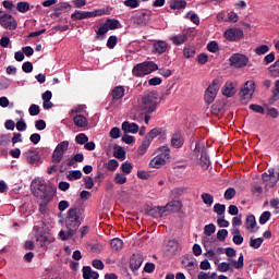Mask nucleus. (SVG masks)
I'll return each mask as SVG.
<instances>
[{
	"label": "nucleus",
	"mask_w": 279,
	"mask_h": 279,
	"mask_svg": "<svg viewBox=\"0 0 279 279\" xmlns=\"http://www.w3.org/2000/svg\"><path fill=\"white\" fill-rule=\"evenodd\" d=\"M143 112L145 113L144 123L149 125V121L151 119V112H156V108H158V98L154 94H148L142 97V106Z\"/></svg>",
	"instance_id": "1"
},
{
	"label": "nucleus",
	"mask_w": 279,
	"mask_h": 279,
	"mask_svg": "<svg viewBox=\"0 0 279 279\" xmlns=\"http://www.w3.org/2000/svg\"><path fill=\"white\" fill-rule=\"evenodd\" d=\"M32 193L38 199H44V202H51V195L47 191V183L44 179L37 178L32 181Z\"/></svg>",
	"instance_id": "2"
},
{
	"label": "nucleus",
	"mask_w": 279,
	"mask_h": 279,
	"mask_svg": "<svg viewBox=\"0 0 279 279\" xmlns=\"http://www.w3.org/2000/svg\"><path fill=\"white\" fill-rule=\"evenodd\" d=\"M80 226H82V221H80V209L78 207H72L68 210L65 227L70 231V234H75Z\"/></svg>",
	"instance_id": "3"
},
{
	"label": "nucleus",
	"mask_w": 279,
	"mask_h": 279,
	"mask_svg": "<svg viewBox=\"0 0 279 279\" xmlns=\"http://www.w3.org/2000/svg\"><path fill=\"white\" fill-rule=\"evenodd\" d=\"M154 71H158V64L154 61H144L136 64L132 72L135 77H145V75H149V73H154Z\"/></svg>",
	"instance_id": "4"
},
{
	"label": "nucleus",
	"mask_w": 279,
	"mask_h": 279,
	"mask_svg": "<svg viewBox=\"0 0 279 279\" xmlns=\"http://www.w3.org/2000/svg\"><path fill=\"white\" fill-rule=\"evenodd\" d=\"M159 151L161 154L157 155L149 162V167L153 169H160V167L167 165V160L171 158V149H169V146H161Z\"/></svg>",
	"instance_id": "5"
},
{
	"label": "nucleus",
	"mask_w": 279,
	"mask_h": 279,
	"mask_svg": "<svg viewBox=\"0 0 279 279\" xmlns=\"http://www.w3.org/2000/svg\"><path fill=\"white\" fill-rule=\"evenodd\" d=\"M106 14V11L104 9H97L94 11H80L75 10L71 14L72 21H84V19H95V16H104Z\"/></svg>",
	"instance_id": "6"
},
{
	"label": "nucleus",
	"mask_w": 279,
	"mask_h": 279,
	"mask_svg": "<svg viewBox=\"0 0 279 279\" xmlns=\"http://www.w3.org/2000/svg\"><path fill=\"white\" fill-rule=\"evenodd\" d=\"M219 88H221V81L219 78H214L213 83L205 90L204 99L206 104H213V101H215Z\"/></svg>",
	"instance_id": "7"
},
{
	"label": "nucleus",
	"mask_w": 279,
	"mask_h": 279,
	"mask_svg": "<svg viewBox=\"0 0 279 279\" xmlns=\"http://www.w3.org/2000/svg\"><path fill=\"white\" fill-rule=\"evenodd\" d=\"M0 25L4 29L14 31L19 27V22H16V19L12 14L4 13L0 16Z\"/></svg>",
	"instance_id": "8"
},
{
	"label": "nucleus",
	"mask_w": 279,
	"mask_h": 279,
	"mask_svg": "<svg viewBox=\"0 0 279 279\" xmlns=\"http://www.w3.org/2000/svg\"><path fill=\"white\" fill-rule=\"evenodd\" d=\"M229 61L231 66H234V69H243L244 66H247L250 58H247L245 54L234 53L230 57Z\"/></svg>",
	"instance_id": "9"
},
{
	"label": "nucleus",
	"mask_w": 279,
	"mask_h": 279,
	"mask_svg": "<svg viewBox=\"0 0 279 279\" xmlns=\"http://www.w3.org/2000/svg\"><path fill=\"white\" fill-rule=\"evenodd\" d=\"M256 90V83L254 81H247L242 87L240 92V97L243 99H252L254 92Z\"/></svg>",
	"instance_id": "10"
},
{
	"label": "nucleus",
	"mask_w": 279,
	"mask_h": 279,
	"mask_svg": "<svg viewBox=\"0 0 279 279\" xmlns=\"http://www.w3.org/2000/svg\"><path fill=\"white\" fill-rule=\"evenodd\" d=\"M223 36L227 40H230V43H238V40L243 38L244 33L241 28H229L223 33Z\"/></svg>",
	"instance_id": "11"
},
{
	"label": "nucleus",
	"mask_w": 279,
	"mask_h": 279,
	"mask_svg": "<svg viewBox=\"0 0 279 279\" xmlns=\"http://www.w3.org/2000/svg\"><path fill=\"white\" fill-rule=\"evenodd\" d=\"M35 239H36V242L39 243L40 247H45L49 245V243H53V236L39 231L35 233Z\"/></svg>",
	"instance_id": "12"
},
{
	"label": "nucleus",
	"mask_w": 279,
	"mask_h": 279,
	"mask_svg": "<svg viewBox=\"0 0 279 279\" xmlns=\"http://www.w3.org/2000/svg\"><path fill=\"white\" fill-rule=\"evenodd\" d=\"M142 265H143V255L133 254L130 258V269H132V271H138Z\"/></svg>",
	"instance_id": "13"
},
{
	"label": "nucleus",
	"mask_w": 279,
	"mask_h": 279,
	"mask_svg": "<svg viewBox=\"0 0 279 279\" xmlns=\"http://www.w3.org/2000/svg\"><path fill=\"white\" fill-rule=\"evenodd\" d=\"M149 21H151V11H144L135 17L134 23H136V25H141L143 27V26L147 25V23H149Z\"/></svg>",
	"instance_id": "14"
},
{
	"label": "nucleus",
	"mask_w": 279,
	"mask_h": 279,
	"mask_svg": "<svg viewBox=\"0 0 279 279\" xmlns=\"http://www.w3.org/2000/svg\"><path fill=\"white\" fill-rule=\"evenodd\" d=\"M122 130L124 134H138V124L130 121L122 123Z\"/></svg>",
	"instance_id": "15"
},
{
	"label": "nucleus",
	"mask_w": 279,
	"mask_h": 279,
	"mask_svg": "<svg viewBox=\"0 0 279 279\" xmlns=\"http://www.w3.org/2000/svg\"><path fill=\"white\" fill-rule=\"evenodd\" d=\"M28 165H38L40 162V155L36 150H28L25 153Z\"/></svg>",
	"instance_id": "16"
},
{
	"label": "nucleus",
	"mask_w": 279,
	"mask_h": 279,
	"mask_svg": "<svg viewBox=\"0 0 279 279\" xmlns=\"http://www.w3.org/2000/svg\"><path fill=\"white\" fill-rule=\"evenodd\" d=\"M171 145L175 149H180L184 145V137L182 136V133L177 132L171 137Z\"/></svg>",
	"instance_id": "17"
},
{
	"label": "nucleus",
	"mask_w": 279,
	"mask_h": 279,
	"mask_svg": "<svg viewBox=\"0 0 279 279\" xmlns=\"http://www.w3.org/2000/svg\"><path fill=\"white\" fill-rule=\"evenodd\" d=\"M201 166L203 169H208V167H210V157L208 156V150H206V147L204 146L201 153Z\"/></svg>",
	"instance_id": "18"
},
{
	"label": "nucleus",
	"mask_w": 279,
	"mask_h": 279,
	"mask_svg": "<svg viewBox=\"0 0 279 279\" xmlns=\"http://www.w3.org/2000/svg\"><path fill=\"white\" fill-rule=\"evenodd\" d=\"M125 96V88L123 86H116L111 92V97L114 100L123 99Z\"/></svg>",
	"instance_id": "19"
},
{
	"label": "nucleus",
	"mask_w": 279,
	"mask_h": 279,
	"mask_svg": "<svg viewBox=\"0 0 279 279\" xmlns=\"http://www.w3.org/2000/svg\"><path fill=\"white\" fill-rule=\"evenodd\" d=\"M74 125L76 128H88V119L83 114H77L74 117Z\"/></svg>",
	"instance_id": "20"
},
{
	"label": "nucleus",
	"mask_w": 279,
	"mask_h": 279,
	"mask_svg": "<svg viewBox=\"0 0 279 279\" xmlns=\"http://www.w3.org/2000/svg\"><path fill=\"white\" fill-rule=\"evenodd\" d=\"M170 10H184L186 8V0H170Z\"/></svg>",
	"instance_id": "21"
},
{
	"label": "nucleus",
	"mask_w": 279,
	"mask_h": 279,
	"mask_svg": "<svg viewBox=\"0 0 279 279\" xmlns=\"http://www.w3.org/2000/svg\"><path fill=\"white\" fill-rule=\"evenodd\" d=\"M169 45L165 40H159L154 44V50L156 53H165L168 49Z\"/></svg>",
	"instance_id": "22"
},
{
	"label": "nucleus",
	"mask_w": 279,
	"mask_h": 279,
	"mask_svg": "<svg viewBox=\"0 0 279 279\" xmlns=\"http://www.w3.org/2000/svg\"><path fill=\"white\" fill-rule=\"evenodd\" d=\"M278 171H279V169H277V171H276V169H269L268 170V173L267 172H264L263 174H262V180H263V182H269V180H274V178H278Z\"/></svg>",
	"instance_id": "23"
},
{
	"label": "nucleus",
	"mask_w": 279,
	"mask_h": 279,
	"mask_svg": "<svg viewBox=\"0 0 279 279\" xmlns=\"http://www.w3.org/2000/svg\"><path fill=\"white\" fill-rule=\"evenodd\" d=\"M234 93L236 92L234 90V85H232V83H226L222 87V95H225V97H234Z\"/></svg>",
	"instance_id": "24"
},
{
	"label": "nucleus",
	"mask_w": 279,
	"mask_h": 279,
	"mask_svg": "<svg viewBox=\"0 0 279 279\" xmlns=\"http://www.w3.org/2000/svg\"><path fill=\"white\" fill-rule=\"evenodd\" d=\"M149 145H151V140H149L147 136H145L142 142V145L138 148V155L144 156V154L147 153V149H149Z\"/></svg>",
	"instance_id": "25"
},
{
	"label": "nucleus",
	"mask_w": 279,
	"mask_h": 279,
	"mask_svg": "<svg viewBox=\"0 0 279 279\" xmlns=\"http://www.w3.org/2000/svg\"><path fill=\"white\" fill-rule=\"evenodd\" d=\"M166 208H169V211H170V213H175V211L182 209V202H181V201H172V202H169V203L166 205Z\"/></svg>",
	"instance_id": "26"
},
{
	"label": "nucleus",
	"mask_w": 279,
	"mask_h": 279,
	"mask_svg": "<svg viewBox=\"0 0 279 279\" xmlns=\"http://www.w3.org/2000/svg\"><path fill=\"white\" fill-rule=\"evenodd\" d=\"M110 245L113 252H119V250H123V240L114 238L111 240Z\"/></svg>",
	"instance_id": "27"
},
{
	"label": "nucleus",
	"mask_w": 279,
	"mask_h": 279,
	"mask_svg": "<svg viewBox=\"0 0 279 279\" xmlns=\"http://www.w3.org/2000/svg\"><path fill=\"white\" fill-rule=\"evenodd\" d=\"M171 40L173 45L180 46V45H184V43L189 40V37L186 36V34H181V35L173 36Z\"/></svg>",
	"instance_id": "28"
},
{
	"label": "nucleus",
	"mask_w": 279,
	"mask_h": 279,
	"mask_svg": "<svg viewBox=\"0 0 279 279\" xmlns=\"http://www.w3.org/2000/svg\"><path fill=\"white\" fill-rule=\"evenodd\" d=\"M246 230H254L256 228V217L254 215H248L245 221Z\"/></svg>",
	"instance_id": "29"
},
{
	"label": "nucleus",
	"mask_w": 279,
	"mask_h": 279,
	"mask_svg": "<svg viewBox=\"0 0 279 279\" xmlns=\"http://www.w3.org/2000/svg\"><path fill=\"white\" fill-rule=\"evenodd\" d=\"M162 132H163L162 128H154L146 135V138H148L149 141H154L155 138H157V136H160V134H162Z\"/></svg>",
	"instance_id": "30"
},
{
	"label": "nucleus",
	"mask_w": 279,
	"mask_h": 279,
	"mask_svg": "<svg viewBox=\"0 0 279 279\" xmlns=\"http://www.w3.org/2000/svg\"><path fill=\"white\" fill-rule=\"evenodd\" d=\"M53 10H57L62 14V12H69L71 10V3L69 2H59L54 5Z\"/></svg>",
	"instance_id": "31"
},
{
	"label": "nucleus",
	"mask_w": 279,
	"mask_h": 279,
	"mask_svg": "<svg viewBox=\"0 0 279 279\" xmlns=\"http://www.w3.org/2000/svg\"><path fill=\"white\" fill-rule=\"evenodd\" d=\"M107 29H118L119 25H121V22H119V20L117 19H108L105 22Z\"/></svg>",
	"instance_id": "32"
},
{
	"label": "nucleus",
	"mask_w": 279,
	"mask_h": 279,
	"mask_svg": "<svg viewBox=\"0 0 279 279\" xmlns=\"http://www.w3.org/2000/svg\"><path fill=\"white\" fill-rule=\"evenodd\" d=\"M264 241L263 238H251L248 244L253 250H258Z\"/></svg>",
	"instance_id": "33"
},
{
	"label": "nucleus",
	"mask_w": 279,
	"mask_h": 279,
	"mask_svg": "<svg viewBox=\"0 0 279 279\" xmlns=\"http://www.w3.org/2000/svg\"><path fill=\"white\" fill-rule=\"evenodd\" d=\"M268 71L272 77H279V57L276 62L268 68Z\"/></svg>",
	"instance_id": "34"
},
{
	"label": "nucleus",
	"mask_w": 279,
	"mask_h": 279,
	"mask_svg": "<svg viewBox=\"0 0 279 279\" xmlns=\"http://www.w3.org/2000/svg\"><path fill=\"white\" fill-rule=\"evenodd\" d=\"M62 158H64V153H61L57 148H54L52 153V162L53 165H58V162H62Z\"/></svg>",
	"instance_id": "35"
},
{
	"label": "nucleus",
	"mask_w": 279,
	"mask_h": 279,
	"mask_svg": "<svg viewBox=\"0 0 279 279\" xmlns=\"http://www.w3.org/2000/svg\"><path fill=\"white\" fill-rule=\"evenodd\" d=\"M279 181V170L277 172V178L268 179V181H264L266 191H269V189H274L278 184Z\"/></svg>",
	"instance_id": "36"
},
{
	"label": "nucleus",
	"mask_w": 279,
	"mask_h": 279,
	"mask_svg": "<svg viewBox=\"0 0 279 279\" xmlns=\"http://www.w3.org/2000/svg\"><path fill=\"white\" fill-rule=\"evenodd\" d=\"M183 56L187 59L195 58V47L185 46L183 49Z\"/></svg>",
	"instance_id": "37"
},
{
	"label": "nucleus",
	"mask_w": 279,
	"mask_h": 279,
	"mask_svg": "<svg viewBox=\"0 0 279 279\" xmlns=\"http://www.w3.org/2000/svg\"><path fill=\"white\" fill-rule=\"evenodd\" d=\"M17 12H21L22 14H25V12H29V2H17L16 4Z\"/></svg>",
	"instance_id": "38"
},
{
	"label": "nucleus",
	"mask_w": 279,
	"mask_h": 279,
	"mask_svg": "<svg viewBox=\"0 0 279 279\" xmlns=\"http://www.w3.org/2000/svg\"><path fill=\"white\" fill-rule=\"evenodd\" d=\"M214 213H217L218 217H222L226 215V205L217 203L214 206Z\"/></svg>",
	"instance_id": "39"
},
{
	"label": "nucleus",
	"mask_w": 279,
	"mask_h": 279,
	"mask_svg": "<svg viewBox=\"0 0 279 279\" xmlns=\"http://www.w3.org/2000/svg\"><path fill=\"white\" fill-rule=\"evenodd\" d=\"M113 156L119 160H121V158H125V149L121 146H114Z\"/></svg>",
	"instance_id": "40"
},
{
	"label": "nucleus",
	"mask_w": 279,
	"mask_h": 279,
	"mask_svg": "<svg viewBox=\"0 0 279 279\" xmlns=\"http://www.w3.org/2000/svg\"><path fill=\"white\" fill-rule=\"evenodd\" d=\"M201 197L206 206H210L215 202V197L210 193H203Z\"/></svg>",
	"instance_id": "41"
},
{
	"label": "nucleus",
	"mask_w": 279,
	"mask_h": 279,
	"mask_svg": "<svg viewBox=\"0 0 279 279\" xmlns=\"http://www.w3.org/2000/svg\"><path fill=\"white\" fill-rule=\"evenodd\" d=\"M256 56H265V53H269V46L260 45L254 49Z\"/></svg>",
	"instance_id": "42"
},
{
	"label": "nucleus",
	"mask_w": 279,
	"mask_h": 279,
	"mask_svg": "<svg viewBox=\"0 0 279 279\" xmlns=\"http://www.w3.org/2000/svg\"><path fill=\"white\" fill-rule=\"evenodd\" d=\"M216 230H217V227H215L214 223L206 225L204 227V234H206V236H213V234H215Z\"/></svg>",
	"instance_id": "43"
},
{
	"label": "nucleus",
	"mask_w": 279,
	"mask_h": 279,
	"mask_svg": "<svg viewBox=\"0 0 279 279\" xmlns=\"http://www.w3.org/2000/svg\"><path fill=\"white\" fill-rule=\"evenodd\" d=\"M82 178V171L81 170H71L68 174V180H80Z\"/></svg>",
	"instance_id": "44"
},
{
	"label": "nucleus",
	"mask_w": 279,
	"mask_h": 279,
	"mask_svg": "<svg viewBox=\"0 0 279 279\" xmlns=\"http://www.w3.org/2000/svg\"><path fill=\"white\" fill-rule=\"evenodd\" d=\"M56 149H58V151H61L63 155L66 154V151H69V141H63L59 143L56 146Z\"/></svg>",
	"instance_id": "45"
},
{
	"label": "nucleus",
	"mask_w": 279,
	"mask_h": 279,
	"mask_svg": "<svg viewBox=\"0 0 279 279\" xmlns=\"http://www.w3.org/2000/svg\"><path fill=\"white\" fill-rule=\"evenodd\" d=\"M75 141L77 145H86L88 143V136H86L84 133H80L76 135Z\"/></svg>",
	"instance_id": "46"
},
{
	"label": "nucleus",
	"mask_w": 279,
	"mask_h": 279,
	"mask_svg": "<svg viewBox=\"0 0 279 279\" xmlns=\"http://www.w3.org/2000/svg\"><path fill=\"white\" fill-rule=\"evenodd\" d=\"M105 167L108 171H116L117 167H119V161L111 159L109 162L105 163Z\"/></svg>",
	"instance_id": "47"
},
{
	"label": "nucleus",
	"mask_w": 279,
	"mask_h": 279,
	"mask_svg": "<svg viewBox=\"0 0 279 279\" xmlns=\"http://www.w3.org/2000/svg\"><path fill=\"white\" fill-rule=\"evenodd\" d=\"M243 253H241L238 260L232 259L231 263L235 269H243Z\"/></svg>",
	"instance_id": "48"
},
{
	"label": "nucleus",
	"mask_w": 279,
	"mask_h": 279,
	"mask_svg": "<svg viewBox=\"0 0 279 279\" xmlns=\"http://www.w3.org/2000/svg\"><path fill=\"white\" fill-rule=\"evenodd\" d=\"M269 219H271V213L270 211H264L259 217L260 226H265V223H267V221H269Z\"/></svg>",
	"instance_id": "49"
},
{
	"label": "nucleus",
	"mask_w": 279,
	"mask_h": 279,
	"mask_svg": "<svg viewBox=\"0 0 279 279\" xmlns=\"http://www.w3.org/2000/svg\"><path fill=\"white\" fill-rule=\"evenodd\" d=\"M274 60H276V52H270V53H268V54L264 58L263 64H264L265 66H267V65L271 64V62H274Z\"/></svg>",
	"instance_id": "50"
},
{
	"label": "nucleus",
	"mask_w": 279,
	"mask_h": 279,
	"mask_svg": "<svg viewBox=\"0 0 279 279\" xmlns=\"http://www.w3.org/2000/svg\"><path fill=\"white\" fill-rule=\"evenodd\" d=\"M128 182V177L123 173H117L114 177V183L116 184H125Z\"/></svg>",
	"instance_id": "51"
},
{
	"label": "nucleus",
	"mask_w": 279,
	"mask_h": 279,
	"mask_svg": "<svg viewBox=\"0 0 279 279\" xmlns=\"http://www.w3.org/2000/svg\"><path fill=\"white\" fill-rule=\"evenodd\" d=\"M109 29L106 26V24L104 23L98 31H96V38H101V36H106V34H108Z\"/></svg>",
	"instance_id": "52"
},
{
	"label": "nucleus",
	"mask_w": 279,
	"mask_h": 279,
	"mask_svg": "<svg viewBox=\"0 0 279 279\" xmlns=\"http://www.w3.org/2000/svg\"><path fill=\"white\" fill-rule=\"evenodd\" d=\"M28 112H29L31 117H38V114H40V106L31 105Z\"/></svg>",
	"instance_id": "53"
},
{
	"label": "nucleus",
	"mask_w": 279,
	"mask_h": 279,
	"mask_svg": "<svg viewBox=\"0 0 279 279\" xmlns=\"http://www.w3.org/2000/svg\"><path fill=\"white\" fill-rule=\"evenodd\" d=\"M250 110L257 112V114H265V108H263L260 105L252 104L250 105Z\"/></svg>",
	"instance_id": "54"
},
{
	"label": "nucleus",
	"mask_w": 279,
	"mask_h": 279,
	"mask_svg": "<svg viewBox=\"0 0 279 279\" xmlns=\"http://www.w3.org/2000/svg\"><path fill=\"white\" fill-rule=\"evenodd\" d=\"M217 225L219 226V228H228L230 226V222L226 220V215H225V216L218 217Z\"/></svg>",
	"instance_id": "55"
},
{
	"label": "nucleus",
	"mask_w": 279,
	"mask_h": 279,
	"mask_svg": "<svg viewBox=\"0 0 279 279\" xmlns=\"http://www.w3.org/2000/svg\"><path fill=\"white\" fill-rule=\"evenodd\" d=\"M236 195V190L234 187H229L225 192V199L230 201Z\"/></svg>",
	"instance_id": "56"
},
{
	"label": "nucleus",
	"mask_w": 279,
	"mask_h": 279,
	"mask_svg": "<svg viewBox=\"0 0 279 279\" xmlns=\"http://www.w3.org/2000/svg\"><path fill=\"white\" fill-rule=\"evenodd\" d=\"M22 71L24 73H32L34 71V64L29 61H26L22 64Z\"/></svg>",
	"instance_id": "57"
},
{
	"label": "nucleus",
	"mask_w": 279,
	"mask_h": 279,
	"mask_svg": "<svg viewBox=\"0 0 279 279\" xmlns=\"http://www.w3.org/2000/svg\"><path fill=\"white\" fill-rule=\"evenodd\" d=\"M121 169L123 173H125L126 175H130V173H132L133 166L130 162H123L121 165Z\"/></svg>",
	"instance_id": "58"
},
{
	"label": "nucleus",
	"mask_w": 279,
	"mask_h": 279,
	"mask_svg": "<svg viewBox=\"0 0 279 279\" xmlns=\"http://www.w3.org/2000/svg\"><path fill=\"white\" fill-rule=\"evenodd\" d=\"M207 50H209L210 53H217V51L219 50V44H217V41H210L207 45Z\"/></svg>",
	"instance_id": "59"
},
{
	"label": "nucleus",
	"mask_w": 279,
	"mask_h": 279,
	"mask_svg": "<svg viewBox=\"0 0 279 279\" xmlns=\"http://www.w3.org/2000/svg\"><path fill=\"white\" fill-rule=\"evenodd\" d=\"M231 266L230 264L222 262L218 265V271H220L221 274H226V271H230Z\"/></svg>",
	"instance_id": "60"
},
{
	"label": "nucleus",
	"mask_w": 279,
	"mask_h": 279,
	"mask_svg": "<svg viewBox=\"0 0 279 279\" xmlns=\"http://www.w3.org/2000/svg\"><path fill=\"white\" fill-rule=\"evenodd\" d=\"M108 49H114L117 47V36L111 35L107 40Z\"/></svg>",
	"instance_id": "61"
},
{
	"label": "nucleus",
	"mask_w": 279,
	"mask_h": 279,
	"mask_svg": "<svg viewBox=\"0 0 279 279\" xmlns=\"http://www.w3.org/2000/svg\"><path fill=\"white\" fill-rule=\"evenodd\" d=\"M109 136H111L112 138H121V129L114 126L111 129Z\"/></svg>",
	"instance_id": "62"
},
{
	"label": "nucleus",
	"mask_w": 279,
	"mask_h": 279,
	"mask_svg": "<svg viewBox=\"0 0 279 279\" xmlns=\"http://www.w3.org/2000/svg\"><path fill=\"white\" fill-rule=\"evenodd\" d=\"M92 274H93V268H90V266L83 267V278L84 279H90Z\"/></svg>",
	"instance_id": "63"
},
{
	"label": "nucleus",
	"mask_w": 279,
	"mask_h": 279,
	"mask_svg": "<svg viewBox=\"0 0 279 279\" xmlns=\"http://www.w3.org/2000/svg\"><path fill=\"white\" fill-rule=\"evenodd\" d=\"M218 241H226L228 239V231L226 229H221L217 232Z\"/></svg>",
	"instance_id": "64"
}]
</instances>
